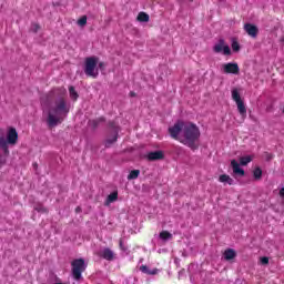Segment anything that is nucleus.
I'll list each match as a JSON object with an SVG mask.
<instances>
[{
    "label": "nucleus",
    "instance_id": "obj_1",
    "mask_svg": "<svg viewBox=\"0 0 284 284\" xmlns=\"http://www.w3.org/2000/svg\"><path fill=\"white\" fill-rule=\"evenodd\" d=\"M64 95L65 88H57L51 91V97H57V99L53 103L49 104V108L44 111L49 128H57V125L63 123V120L70 112V105L65 102Z\"/></svg>",
    "mask_w": 284,
    "mask_h": 284
},
{
    "label": "nucleus",
    "instance_id": "obj_2",
    "mask_svg": "<svg viewBox=\"0 0 284 284\" xmlns=\"http://www.w3.org/2000/svg\"><path fill=\"white\" fill-rule=\"evenodd\" d=\"M169 133L172 139L191 148V150H195L197 139H201V130L192 122L178 121L169 128Z\"/></svg>",
    "mask_w": 284,
    "mask_h": 284
},
{
    "label": "nucleus",
    "instance_id": "obj_3",
    "mask_svg": "<svg viewBox=\"0 0 284 284\" xmlns=\"http://www.w3.org/2000/svg\"><path fill=\"white\" fill-rule=\"evenodd\" d=\"M17 141H19V133L14 128L7 131V139L0 135V168L7 163L8 156H10L8 145H17Z\"/></svg>",
    "mask_w": 284,
    "mask_h": 284
},
{
    "label": "nucleus",
    "instance_id": "obj_4",
    "mask_svg": "<svg viewBox=\"0 0 284 284\" xmlns=\"http://www.w3.org/2000/svg\"><path fill=\"white\" fill-rule=\"evenodd\" d=\"M99 68L100 70L105 68V63L101 62L99 58L91 57L85 59L84 72L88 77H93V79H97V77H99Z\"/></svg>",
    "mask_w": 284,
    "mask_h": 284
},
{
    "label": "nucleus",
    "instance_id": "obj_5",
    "mask_svg": "<svg viewBox=\"0 0 284 284\" xmlns=\"http://www.w3.org/2000/svg\"><path fill=\"white\" fill-rule=\"evenodd\" d=\"M254 161V155H243L240 158V163L236 160L231 161L233 174L235 176H245V170L241 165H247Z\"/></svg>",
    "mask_w": 284,
    "mask_h": 284
},
{
    "label": "nucleus",
    "instance_id": "obj_6",
    "mask_svg": "<svg viewBox=\"0 0 284 284\" xmlns=\"http://www.w3.org/2000/svg\"><path fill=\"white\" fill-rule=\"evenodd\" d=\"M231 97L232 100L236 103L237 111L242 119H245V116H247V106H245V101H243V98H241V92L239 89H232Z\"/></svg>",
    "mask_w": 284,
    "mask_h": 284
},
{
    "label": "nucleus",
    "instance_id": "obj_7",
    "mask_svg": "<svg viewBox=\"0 0 284 284\" xmlns=\"http://www.w3.org/2000/svg\"><path fill=\"white\" fill-rule=\"evenodd\" d=\"M72 274L75 281H81V274L85 272V261L83 258L74 260L72 263Z\"/></svg>",
    "mask_w": 284,
    "mask_h": 284
},
{
    "label": "nucleus",
    "instance_id": "obj_8",
    "mask_svg": "<svg viewBox=\"0 0 284 284\" xmlns=\"http://www.w3.org/2000/svg\"><path fill=\"white\" fill-rule=\"evenodd\" d=\"M213 51L217 54H224V57H230V54H232V49H230V45L225 43V40L216 42L213 47Z\"/></svg>",
    "mask_w": 284,
    "mask_h": 284
},
{
    "label": "nucleus",
    "instance_id": "obj_9",
    "mask_svg": "<svg viewBox=\"0 0 284 284\" xmlns=\"http://www.w3.org/2000/svg\"><path fill=\"white\" fill-rule=\"evenodd\" d=\"M221 72H223V74H239L241 69L236 62H227L221 65Z\"/></svg>",
    "mask_w": 284,
    "mask_h": 284
},
{
    "label": "nucleus",
    "instance_id": "obj_10",
    "mask_svg": "<svg viewBox=\"0 0 284 284\" xmlns=\"http://www.w3.org/2000/svg\"><path fill=\"white\" fill-rule=\"evenodd\" d=\"M244 31L251 39H256L258 37V27L256 24L246 23L244 24Z\"/></svg>",
    "mask_w": 284,
    "mask_h": 284
},
{
    "label": "nucleus",
    "instance_id": "obj_11",
    "mask_svg": "<svg viewBox=\"0 0 284 284\" xmlns=\"http://www.w3.org/2000/svg\"><path fill=\"white\" fill-rule=\"evenodd\" d=\"M219 182L223 183V185H234V179L227 174H222L219 176Z\"/></svg>",
    "mask_w": 284,
    "mask_h": 284
},
{
    "label": "nucleus",
    "instance_id": "obj_12",
    "mask_svg": "<svg viewBox=\"0 0 284 284\" xmlns=\"http://www.w3.org/2000/svg\"><path fill=\"white\" fill-rule=\"evenodd\" d=\"M149 161H159L163 159V151H154L148 154Z\"/></svg>",
    "mask_w": 284,
    "mask_h": 284
},
{
    "label": "nucleus",
    "instance_id": "obj_13",
    "mask_svg": "<svg viewBox=\"0 0 284 284\" xmlns=\"http://www.w3.org/2000/svg\"><path fill=\"white\" fill-rule=\"evenodd\" d=\"M224 258L225 261H232L236 258V251H234V248H227L224 251Z\"/></svg>",
    "mask_w": 284,
    "mask_h": 284
},
{
    "label": "nucleus",
    "instance_id": "obj_14",
    "mask_svg": "<svg viewBox=\"0 0 284 284\" xmlns=\"http://www.w3.org/2000/svg\"><path fill=\"white\" fill-rule=\"evenodd\" d=\"M102 257L105 258V261H112L114 258V252L110 248H104L102 251Z\"/></svg>",
    "mask_w": 284,
    "mask_h": 284
},
{
    "label": "nucleus",
    "instance_id": "obj_15",
    "mask_svg": "<svg viewBox=\"0 0 284 284\" xmlns=\"http://www.w3.org/2000/svg\"><path fill=\"white\" fill-rule=\"evenodd\" d=\"M118 199H119L118 192H113V193L109 194L106 197V201H105V205H110V204L114 203V201H118Z\"/></svg>",
    "mask_w": 284,
    "mask_h": 284
},
{
    "label": "nucleus",
    "instance_id": "obj_16",
    "mask_svg": "<svg viewBox=\"0 0 284 284\" xmlns=\"http://www.w3.org/2000/svg\"><path fill=\"white\" fill-rule=\"evenodd\" d=\"M140 272H143V274H150L152 276H154V274H159V270L153 268L150 270L148 266L143 265L140 267Z\"/></svg>",
    "mask_w": 284,
    "mask_h": 284
},
{
    "label": "nucleus",
    "instance_id": "obj_17",
    "mask_svg": "<svg viewBox=\"0 0 284 284\" xmlns=\"http://www.w3.org/2000/svg\"><path fill=\"white\" fill-rule=\"evenodd\" d=\"M253 178L255 179V181H261V179H263V170H261V168L256 166L253 170Z\"/></svg>",
    "mask_w": 284,
    "mask_h": 284
},
{
    "label": "nucleus",
    "instance_id": "obj_18",
    "mask_svg": "<svg viewBox=\"0 0 284 284\" xmlns=\"http://www.w3.org/2000/svg\"><path fill=\"white\" fill-rule=\"evenodd\" d=\"M136 19L140 23H148V21H150V16L145 12H140Z\"/></svg>",
    "mask_w": 284,
    "mask_h": 284
},
{
    "label": "nucleus",
    "instance_id": "obj_19",
    "mask_svg": "<svg viewBox=\"0 0 284 284\" xmlns=\"http://www.w3.org/2000/svg\"><path fill=\"white\" fill-rule=\"evenodd\" d=\"M69 97H70L71 101H77V99H79V93L77 92L74 87L69 88Z\"/></svg>",
    "mask_w": 284,
    "mask_h": 284
},
{
    "label": "nucleus",
    "instance_id": "obj_20",
    "mask_svg": "<svg viewBox=\"0 0 284 284\" xmlns=\"http://www.w3.org/2000/svg\"><path fill=\"white\" fill-rule=\"evenodd\" d=\"M231 48L233 50V52H239L241 50V44L239 43L237 39H232L231 41Z\"/></svg>",
    "mask_w": 284,
    "mask_h": 284
},
{
    "label": "nucleus",
    "instance_id": "obj_21",
    "mask_svg": "<svg viewBox=\"0 0 284 284\" xmlns=\"http://www.w3.org/2000/svg\"><path fill=\"white\" fill-rule=\"evenodd\" d=\"M139 174H141V171L139 170H133L129 173L128 180L129 181H134V179H139Z\"/></svg>",
    "mask_w": 284,
    "mask_h": 284
},
{
    "label": "nucleus",
    "instance_id": "obj_22",
    "mask_svg": "<svg viewBox=\"0 0 284 284\" xmlns=\"http://www.w3.org/2000/svg\"><path fill=\"white\" fill-rule=\"evenodd\" d=\"M160 239H161V241H170V239H172V235L168 231H162L160 233Z\"/></svg>",
    "mask_w": 284,
    "mask_h": 284
},
{
    "label": "nucleus",
    "instance_id": "obj_23",
    "mask_svg": "<svg viewBox=\"0 0 284 284\" xmlns=\"http://www.w3.org/2000/svg\"><path fill=\"white\" fill-rule=\"evenodd\" d=\"M87 23H88V17L85 16H83L78 20V26H80V28H83Z\"/></svg>",
    "mask_w": 284,
    "mask_h": 284
},
{
    "label": "nucleus",
    "instance_id": "obj_24",
    "mask_svg": "<svg viewBox=\"0 0 284 284\" xmlns=\"http://www.w3.org/2000/svg\"><path fill=\"white\" fill-rule=\"evenodd\" d=\"M34 210H36V212H41L42 214L48 212V209L44 207L43 205H36Z\"/></svg>",
    "mask_w": 284,
    "mask_h": 284
},
{
    "label": "nucleus",
    "instance_id": "obj_25",
    "mask_svg": "<svg viewBox=\"0 0 284 284\" xmlns=\"http://www.w3.org/2000/svg\"><path fill=\"white\" fill-rule=\"evenodd\" d=\"M260 263H261L262 265H267V264L270 263V258L266 257V256L261 257V258H260Z\"/></svg>",
    "mask_w": 284,
    "mask_h": 284
},
{
    "label": "nucleus",
    "instance_id": "obj_26",
    "mask_svg": "<svg viewBox=\"0 0 284 284\" xmlns=\"http://www.w3.org/2000/svg\"><path fill=\"white\" fill-rule=\"evenodd\" d=\"M115 141H116V134H114V135L112 136V139H108V140H106V145H112V143H115Z\"/></svg>",
    "mask_w": 284,
    "mask_h": 284
},
{
    "label": "nucleus",
    "instance_id": "obj_27",
    "mask_svg": "<svg viewBox=\"0 0 284 284\" xmlns=\"http://www.w3.org/2000/svg\"><path fill=\"white\" fill-rule=\"evenodd\" d=\"M280 196L284 199V186L280 190Z\"/></svg>",
    "mask_w": 284,
    "mask_h": 284
}]
</instances>
